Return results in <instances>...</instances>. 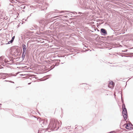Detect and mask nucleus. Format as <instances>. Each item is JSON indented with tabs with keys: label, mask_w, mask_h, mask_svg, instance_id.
I'll return each mask as SVG.
<instances>
[{
	"label": "nucleus",
	"mask_w": 133,
	"mask_h": 133,
	"mask_svg": "<svg viewBox=\"0 0 133 133\" xmlns=\"http://www.w3.org/2000/svg\"><path fill=\"white\" fill-rule=\"evenodd\" d=\"M22 46L23 48V54L24 52H25V51L26 50V45L24 44H23L22 45Z\"/></svg>",
	"instance_id": "5"
},
{
	"label": "nucleus",
	"mask_w": 133,
	"mask_h": 133,
	"mask_svg": "<svg viewBox=\"0 0 133 133\" xmlns=\"http://www.w3.org/2000/svg\"><path fill=\"white\" fill-rule=\"evenodd\" d=\"M123 126L129 130H131L133 128V125L131 124L126 123L123 125Z\"/></svg>",
	"instance_id": "3"
},
{
	"label": "nucleus",
	"mask_w": 133,
	"mask_h": 133,
	"mask_svg": "<svg viewBox=\"0 0 133 133\" xmlns=\"http://www.w3.org/2000/svg\"><path fill=\"white\" fill-rule=\"evenodd\" d=\"M15 37V36H14L12 38V39H11V42H13V41Z\"/></svg>",
	"instance_id": "8"
},
{
	"label": "nucleus",
	"mask_w": 133,
	"mask_h": 133,
	"mask_svg": "<svg viewBox=\"0 0 133 133\" xmlns=\"http://www.w3.org/2000/svg\"><path fill=\"white\" fill-rule=\"evenodd\" d=\"M58 16H57V17H58Z\"/></svg>",
	"instance_id": "10"
},
{
	"label": "nucleus",
	"mask_w": 133,
	"mask_h": 133,
	"mask_svg": "<svg viewBox=\"0 0 133 133\" xmlns=\"http://www.w3.org/2000/svg\"><path fill=\"white\" fill-rule=\"evenodd\" d=\"M11 40L9 42V43H12V42H11Z\"/></svg>",
	"instance_id": "9"
},
{
	"label": "nucleus",
	"mask_w": 133,
	"mask_h": 133,
	"mask_svg": "<svg viewBox=\"0 0 133 133\" xmlns=\"http://www.w3.org/2000/svg\"><path fill=\"white\" fill-rule=\"evenodd\" d=\"M101 31L104 34H106L107 33L105 30L104 29H101Z\"/></svg>",
	"instance_id": "6"
},
{
	"label": "nucleus",
	"mask_w": 133,
	"mask_h": 133,
	"mask_svg": "<svg viewBox=\"0 0 133 133\" xmlns=\"http://www.w3.org/2000/svg\"><path fill=\"white\" fill-rule=\"evenodd\" d=\"M59 124V122L56 119H52L50 121V125L52 128H55Z\"/></svg>",
	"instance_id": "1"
},
{
	"label": "nucleus",
	"mask_w": 133,
	"mask_h": 133,
	"mask_svg": "<svg viewBox=\"0 0 133 133\" xmlns=\"http://www.w3.org/2000/svg\"><path fill=\"white\" fill-rule=\"evenodd\" d=\"M85 86L86 87V89H89V87H90V86L89 85H87V84H86L85 85Z\"/></svg>",
	"instance_id": "7"
},
{
	"label": "nucleus",
	"mask_w": 133,
	"mask_h": 133,
	"mask_svg": "<svg viewBox=\"0 0 133 133\" xmlns=\"http://www.w3.org/2000/svg\"><path fill=\"white\" fill-rule=\"evenodd\" d=\"M114 86V84L112 81H110L108 85V87L110 88H112Z\"/></svg>",
	"instance_id": "4"
},
{
	"label": "nucleus",
	"mask_w": 133,
	"mask_h": 133,
	"mask_svg": "<svg viewBox=\"0 0 133 133\" xmlns=\"http://www.w3.org/2000/svg\"><path fill=\"white\" fill-rule=\"evenodd\" d=\"M123 115L125 120H126L128 116L127 111L125 107V105L124 104H123L122 105Z\"/></svg>",
	"instance_id": "2"
}]
</instances>
